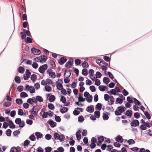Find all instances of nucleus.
I'll use <instances>...</instances> for the list:
<instances>
[{
  "mask_svg": "<svg viewBox=\"0 0 152 152\" xmlns=\"http://www.w3.org/2000/svg\"><path fill=\"white\" fill-rule=\"evenodd\" d=\"M96 108L99 110H100L102 108V104L100 103H98L96 105Z\"/></svg>",
  "mask_w": 152,
  "mask_h": 152,
  "instance_id": "59",
  "label": "nucleus"
},
{
  "mask_svg": "<svg viewBox=\"0 0 152 152\" xmlns=\"http://www.w3.org/2000/svg\"><path fill=\"white\" fill-rule=\"evenodd\" d=\"M139 123L138 120L135 119L130 124L132 126L136 127L138 126L139 125Z\"/></svg>",
  "mask_w": 152,
  "mask_h": 152,
  "instance_id": "7",
  "label": "nucleus"
},
{
  "mask_svg": "<svg viewBox=\"0 0 152 152\" xmlns=\"http://www.w3.org/2000/svg\"><path fill=\"white\" fill-rule=\"evenodd\" d=\"M48 107L49 109L51 110H54L55 108L54 105L52 103L48 104Z\"/></svg>",
  "mask_w": 152,
  "mask_h": 152,
  "instance_id": "38",
  "label": "nucleus"
},
{
  "mask_svg": "<svg viewBox=\"0 0 152 152\" xmlns=\"http://www.w3.org/2000/svg\"><path fill=\"white\" fill-rule=\"evenodd\" d=\"M84 120V118L83 116L81 115L79 116L78 118V121L80 123L83 122Z\"/></svg>",
  "mask_w": 152,
  "mask_h": 152,
  "instance_id": "51",
  "label": "nucleus"
},
{
  "mask_svg": "<svg viewBox=\"0 0 152 152\" xmlns=\"http://www.w3.org/2000/svg\"><path fill=\"white\" fill-rule=\"evenodd\" d=\"M132 99L135 104H137L139 106L141 105V103L137 99L134 97H133Z\"/></svg>",
  "mask_w": 152,
  "mask_h": 152,
  "instance_id": "22",
  "label": "nucleus"
},
{
  "mask_svg": "<svg viewBox=\"0 0 152 152\" xmlns=\"http://www.w3.org/2000/svg\"><path fill=\"white\" fill-rule=\"evenodd\" d=\"M49 124L51 127L53 128L56 126V123L53 120H49Z\"/></svg>",
  "mask_w": 152,
  "mask_h": 152,
  "instance_id": "19",
  "label": "nucleus"
},
{
  "mask_svg": "<svg viewBox=\"0 0 152 152\" xmlns=\"http://www.w3.org/2000/svg\"><path fill=\"white\" fill-rule=\"evenodd\" d=\"M107 93L109 94H111L115 95H118V94H117V92L115 91V88L111 89L110 91H107Z\"/></svg>",
  "mask_w": 152,
  "mask_h": 152,
  "instance_id": "16",
  "label": "nucleus"
},
{
  "mask_svg": "<svg viewBox=\"0 0 152 152\" xmlns=\"http://www.w3.org/2000/svg\"><path fill=\"white\" fill-rule=\"evenodd\" d=\"M26 43H31L32 42L31 39L29 37H27L26 41Z\"/></svg>",
  "mask_w": 152,
  "mask_h": 152,
  "instance_id": "63",
  "label": "nucleus"
},
{
  "mask_svg": "<svg viewBox=\"0 0 152 152\" xmlns=\"http://www.w3.org/2000/svg\"><path fill=\"white\" fill-rule=\"evenodd\" d=\"M123 140L122 137L119 135L115 139V140L118 142H123Z\"/></svg>",
  "mask_w": 152,
  "mask_h": 152,
  "instance_id": "15",
  "label": "nucleus"
},
{
  "mask_svg": "<svg viewBox=\"0 0 152 152\" xmlns=\"http://www.w3.org/2000/svg\"><path fill=\"white\" fill-rule=\"evenodd\" d=\"M32 66L33 68L36 69L38 67V64L36 62H34L32 64Z\"/></svg>",
  "mask_w": 152,
  "mask_h": 152,
  "instance_id": "62",
  "label": "nucleus"
},
{
  "mask_svg": "<svg viewBox=\"0 0 152 152\" xmlns=\"http://www.w3.org/2000/svg\"><path fill=\"white\" fill-rule=\"evenodd\" d=\"M86 110L90 113H92L94 110V108L93 105H90L88 106L86 108Z\"/></svg>",
  "mask_w": 152,
  "mask_h": 152,
  "instance_id": "10",
  "label": "nucleus"
},
{
  "mask_svg": "<svg viewBox=\"0 0 152 152\" xmlns=\"http://www.w3.org/2000/svg\"><path fill=\"white\" fill-rule=\"evenodd\" d=\"M29 91L31 93H33L35 92V89L33 86H30Z\"/></svg>",
  "mask_w": 152,
  "mask_h": 152,
  "instance_id": "46",
  "label": "nucleus"
},
{
  "mask_svg": "<svg viewBox=\"0 0 152 152\" xmlns=\"http://www.w3.org/2000/svg\"><path fill=\"white\" fill-rule=\"evenodd\" d=\"M94 115L96 118H98L100 115V112L98 111H95L94 112Z\"/></svg>",
  "mask_w": 152,
  "mask_h": 152,
  "instance_id": "44",
  "label": "nucleus"
},
{
  "mask_svg": "<svg viewBox=\"0 0 152 152\" xmlns=\"http://www.w3.org/2000/svg\"><path fill=\"white\" fill-rule=\"evenodd\" d=\"M53 134V137L54 139L56 140H58L59 137V134L56 132H54Z\"/></svg>",
  "mask_w": 152,
  "mask_h": 152,
  "instance_id": "34",
  "label": "nucleus"
},
{
  "mask_svg": "<svg viewBox=\"0 0 152 152\" xmlns=\"http://www.w3.org/2000/svg\"><path fill=\"white\" fill-rule=\"evenodd\" d=\"M36 99L37 101H37H38L39 102H41L43 101V99L42 97L39 96H38L36 97Z\"/></svg>",
  "mask_w": 152,
  "mask_h": 152,
  "instance_id": "39",
  "label": "nucleus"
},
{
  "mask_svg": "<svg viewBox=\"0 0 152 152\" xmlns=\"http://www.w3.org/2000/svg\"><path fill=\"white\" fill-rule=\"evenodd\" d=\"M41 60L40 62L41 63H45L48 59V57L45 55H42L41 56Z\"/></svg>",
  "mask_w": 152,
  "mask_h": 152,
  "instance_id": "13",
  "label": "nucleus"
},
{
  "mask_svg": "<svg viewBox=\"0 0 152 152\" xmlns=\"http://www.w3.org/2000/svg\"><path fill=\"white\" fill-rule=\"evenodd\" d=\"M47 72L50 76L53 78H54L56 77V74L54 72L51 71V69H49L47 71Z\"/></svg>",
  "mask_w": 152,
  "mask_h": 152,
  "instance_id": "6",
  "label": "nucleus"
},
{
  "mask_svg": "<svg viewBox=\"0 0 152 152\" xmlns=\"http://www.w3.org/2000/svg\"><path fill=\"white\" fill-rule=\"evenodd\" d=\"M12 131L10 129H7L6 132V133L7 136L10 137L11 136Z\"/></svg>",
  "mask_w": 152,
  "mask_h": 152,
  "instance_id": "42",
  "label": "nucleus"
},
{
  "mask_svg": "<svg viewBox=\"0 0 152 152\" xmlns=\"http://www.w3.org/2000/svg\"><path fill=\"white\" fill-rule=\"evenodd\" d=\"M110 97V96L109 95L107 94H105L104 95V99L106 101L108 102Z\"/></svg>",
  "mask_w": 152,
  "mask_h": 152,
  "instance_id": "57",
  "label": "nucleus"
},
{
  "mask_svg": "<svg viewBox=\"0 0 152 152\" xmlns=\"http://www.w3.org/2000/svg\"><path fill=\"white\" fill-rule=\"evenodd\" d=\"M31 75V72L27 69L26 70V74L23 75V78L25 80H27L29 78Z\"/></svg>",
  "mask_w": 152,
  "mask_h": 152,
  "instance_id": "3",
  "label": "nucleus"
},
{
  "mask_svg": "<svg viewBox=\"0 0 152 152\" xmlns=\"http://www.w3.org/2000/svg\"><path fill=\"white\" fill-rule=\"evenodd\" d=\"M98 141L97 142V145L100 146L102 144V142L104 140V137L102 136H100L98 138Z\"/></svg>",
  "mask_w": 152,
  "mask_h": 152,
  "instance_id": "5",
  "label": "nucleus"
},
{
  "mask_svg": "<svg viewBox=\"0 0 152 152\" xmlns=\"http://www.w3.org/2000/svg\"><path fill=\"white\" fill-rule=\"evenodd\" d=\"M125 109L124 107L122 106H119L117 108V110L121 114L125 111Z\"/></svg>",
  "mask_w": 152,
  "mask_h": 152,
  "instance_id": "18",
  "label": "nucleus"
},
{
  "mask_svg": "<svg viewBox=\"0 0 152 152\" xmlns=\"http://www.w3.org/2000/svg\"><path fill=\"white\" fill-rule=\"evenodd\" d=\"M17 149L15 147H12L10 151V152H18L20 150V148L19 147H17Z\"/></svg>",
  "mask_w": 152,
  "mask_h": 152,
  "instance_id": "12",
  "label": "nucleus"
},
{
  "mask_svg": "<svg viewBox=\"0 0 152 152\" xmlns=\"http://www.w3.org/2000/svg\"><path fill=\"white\" fill-rule=\"evenodd\" d=\"M132 111L129 110H127L126 112V115L129 117H131L132 116Z\"/></svg>",
  "mask_w": 152,
  "mask_h": 152,
  "instance_id": "27",
  "label": "nucleus"
},
{
  "mask_svg": "<svg viewBox=\"0 0 152 152\" xmlns=\"http://www.w3.org/2000/svg\"><path fill=\"white\" fill-rule=\"evenodd\" d=\"M45 89L47 91L49 92L51 90L52 88L50 86H45Z\"/></svg>",
  "mask_w": 152,
  "mask_h": 152,
  "instance_id": "61",
  "label": "nucleus"
},
{
  "mask_svg": "<svg viewBox=\"0 0 152 152\" xmlns=\"http://www.w3.org/2000/svg\"><path fill=\"white\" fill-rule=\"evenodd\" d=\"M102 117L103 119L104 120H107L109 118V116L107 114L105 113H103Z\"/></svg>",
  "mask_w": 152,
  "mask_h": 152,
  "instance_id": "37",
  "label": "nucleus"
},
{
  "mask_svg": "<svg viewBox=\"0 0 152 152\" xmlns=\"http://www.w3.org/2000/svg\"><path fill=\"white\" fill-rule=\"evenodd\" d=\"M78 99L79 102H84L85 101V98H83V96H80V94H79Z\"/></svg>",
  "mask_w": 152,
  "mask_h": 152,
  "instance_id": "40",
  "label": "nucleus"
},
{
  "mask_svg": "<svg viewBox=\"0 0 152 152\" xmlns=\"http://www.w3.org/2000/svg\"><path fill=\"white\" fill-rule=\"evenodd\" d=\"M57 84L56 85L57 88L58 90H60L61 89L63 88V86L61 83L57 81L56 82Z\"/></svg>",
  "mask_w": 152,
  "mask_h": 152,
  "instance_id": "17",
  "label": "nucleus"
},
{
  "mask_svg": "<svg viewBox=\"0 0 152 152\" xmlns=\"http://www.w3.org/2000/svg\"><path fill=\"white\" fill-rule=\"evenodd\" d=\"M109 79L106 77H104L103 79V82L105 84H108L110 82Z\"/></svg>",
  "mask_w": 152,
  "mask_h": 152,
  "instance_id": "28",
  "label": "nucleus"
},
{
  "mask_svg": "<svg viewBox=\"0 0 152 152\" xmlns=\"http://www.w3.org/2000/svg\"><path fill=\"white\" fill-rule=\"evenodd\" d=\"M35 134L37 139L41 138L43 136L42 134L39 132H37Z\"/></svg>",
  "mask_w": 152,
  "mask_h": 152,
  "instance_id": "26",
  "label": "nucleus"
},
{
  "mask_svg": "<svg viewBox=\"0 0 152 152\" xmlns=\"http://www.w3.org/2000/svg\"><path fill=\"white\" fill-rule=\"evenodd\" d=\"M15 123L18 125H19V126L20 127H23L25 124V123L23 121H21L20 118H17L15 120Z\"/></svg>",
  "mask_w": 152,
  "mask_h": 152,
  "instance_id": "1",
  "label": "nucleus"
},
{
  "mask_svg": "<svg viewBox=\"0 0 152 152\" xmlns=\"http://www.w3.org/2000/svg\"><path fill=\"white\" fill-rule=\"evenodd\" d=\"M90 89L92 92H94L96 91V88L94 86H90Z\"/></svg>",
  "mask_w": 152,
  "mask_h": 152,
  "instance_id": "60",
  "label": "nucleus"
},
{
  "mask_svg": "<svg viewBox=\"0 0 152 152\" xmlns=\"http://www.w3.org/2000/svg\"><path fill=\"white\" fill-rule=\"evenodd\" d=\"M60 100L61 101L64 103H66V98L64 96H61Z\"/></svg>",
  "mask_w": 152,
  "mask_h": 152,
  "instance_id": "52",
  "label": "nucleus"
},
{
  "mask_svg": "<svg viewBox=\"0 0 152 152\" xmlns=\"http://www.w3.org/2000/svg\"><path fill=\"white\" fill-rule=\"evenodd\" d=\"M49 63L50 66V68H53L55 66L56 64L54 61L53 60H50Z\"/></svg>",
  "mask_w": 152,
  "mask_h": 152,
  "instance_id": "23",
  "label": "nucleus"
},
{
  "mask_svg": "<svg viewBox=\"0 0 152 152\" xmlns=\"http://www.w3.org/2000/svg\"><path fill=\"white\" fill-rule=\"evenodd\" d=\"M25 70V69L22 66H20L18 69V72L20 73L23 74Z\"/></svg>",
  "mask_w": 152,
  "mask_h": 152,
  "instance_id": "36",
  "label": "nucleus"
},
{
  "mask_svg": "<svg viewBox=\"0 0 152 152\" xmlns=\"http://www.w3.org/2000/svg\"><path fill=\"white\" fill-rule=\"evenodd\" d=\"M55 99L56 98L55 96L54 95H51L49 97V101L50 102H52L55 100Z\"/></svg>",
  "mask_w": 152,
  "mask_h": 152,
  "instance_id": "29",
  "label": "nucleus"
},
{
  "mask_svg": "<svg viewBox=\"0 0 152 152\" xmlns=\"http://www.w3.org/2000/svg\"><path fill=\"white\" fill-rule=\"evenodd\" d=\"M82 74L84 76H87L88 74V72L86 69H83L82 72Z\"/></svg>",
  "mask_w": 152,
  "mask_h": 152,
  "instance_id": "41",
  "label": "nucleus"
},
{
  "mask_svg": "<svg viewBox=\"0 0 152 152\" xmlns=\"http://www.w3.org/2000/svg\"><path fill=\"white\" fill-rule=\"evenodd\" d=\"M16 102L18 104H22L23 102L21 99H16Z\"/></svg>",
  "mask_w": 152,
  "mask_h": 152,
  "instance_id": "47",
  "label": "nucleus"
},
{
  "mask_svg": "<svg viewBox=\"0 0 152 152\" xmlns=\"http://www.w3.org/2000/svg\"><path fill=\"white\" fill-rule=\"evenodd\" d=\"M20 96L21 97L25 98L28 96V94L24 92H22L20 94Z\"/></svg>",
  "mask_w": 152,
  "mask_h": 152,
  "instance_id": "35",
  "label": "nucleus"
},
{
  "mask_svg": "<svg viewBox=\"0 0 152 152\" xmlns=\"http://www.w3.org/2000/svg\"><path fill=\"white\" fill-rule=\"evenodd\" d=\"M9 127L11 129H14L15 128V126L12 121H10L9 123Z\"/></svg>",
  "mask_w": 152,
  "mask_h": 152,
  "instance_id": "20",
  "label": "nucleus"
},
{
  "mask_svg": "<svg viewBox=\"0 0 152 152\" xmlns=\"http://www.w3.org/2000/svg\"><path fill=\"white\" fill-rule=\"evenodd\" d=\"M15 80L16 83H19L21 81L20 77L18 76L15 77Z\"/></svg>",
  "mask_w": 152,
  "mask_h": 152,
  "instance_id": "32",
  "label": "nucleus"
},
{
  "mask_svg": "<svg viewBox=\"0 0 152 152\" xmlns=\"http://www.w3.org/2000/svg\"><path fill=\"white\" fill-rule=\"evenodd\" d=\"M82 66L83 68H88L89 67V65L87 62L84 61L82 63Z\"/></svg>",
  "mask_w": 152,
  "mask_h": 152,
  "instance_id": "30",
  "label": "nucleus"
},
{
  "mask_svg": "<svg viewBox=\"0 0 152 152\" xmlns=\"http://www.w3.org/2000/svg\"><path fill=\"white\" fill-rule=\"evenodd\" d=\"M52 149L50 147H48L45 148L46 152H50Z\"/></svg>",
  "mask_w": 152,
  "mask_h": 152,
  "instance_id": "64",
  "label": "nucleus"
},
{
  "mask_svg": "<svg viewBox=\"0 0 152 152\" xmlns=\"http://www.w3.org/2000/svg\"><path fill=\"white\" fill-rule=\"evenodd\" d=\"M92 100V96L91 95H89L86 98L87 101L89 103L91 102Z\"/></svg>",
  "mask_w": 152,
  "mask_h": 152,
  "instance_id": "33",
  "label": "nucleus"
},
{
  "mask_svg": "<svg viewBox=\"0 0 152 152\" xmlns=\"http://www.w3.org/2000/svg\"><path fill=\"white\" fill-rule=\"evenodd\" d=\"M127 142L128 143L129 145L133 144L135 143V141L133 140L132 139L129 140L127 141Z\"/></svg>",
  "mask_w": 152,
  "mask_h": 152,
  "instance_id": "58",
  "label": "nucleus"
},
{
  "mask_svg": "<svg viewBox=\"0 0 152 152\" xmlns=\"http://www.w3.org/2000/svg\"><path fill=\"white\" fill-rule=\"evenodd\" d=\"M32 53L34 55H39L41 53V51L35 48H32L31 49Z\"/></svg>",
  "mask_w": 152,
  "mask_h": 152,
  "instance_id": "8",
  "label": "nucleus"
},
{
  "mask_svg": "<svg viewBox=\"0 0 152 152\" xmlns=\"http://www.w3.org/2000/svg\"><path fill=\"white\" fill-rule=\"evenodd\" d=\"M89 77H91V76L94 75V71L92 69H90L89 71Z\"/></svg>",
  "mask_w": 152,
  "mask_h": 152,
  "instance_id": "49",
  "label": "nucleus"
},
{
  "mask_svg": "<svg viewBox=\"0 0 152 152\" xmlns=\"http://www.w3.org/2000/svg\"><path fill=\"white\" fill-rule=\"evenodd\" d=\"M75 63L76 65H78L80 64L81 61L79 59H76L75 61Z\"/></svg>",
  "mask_w": 152,
  "mask_h": 152,
  "instance_id": "45",
  "label": "nucleus"
},
{
  "mask_svg": "<svg viewBox=\"0 0 152 152\" xmlns=\"http://www.w3.org/2000/svg\"><path fill=\"white\" fill-rule=\"evenodd\" d=\"M67 60V59L65 57H61L58 61V63L60 65H63L66 62Z\"/></svg>",
  "mask_w": 152,
  "mask_h": 152,
  "instance_id": "9",
  "label": "nucleus"
},
{
  "mask_svg": "<svg viewBox=\"0 0 152 152\" xmlns=\"http://www.w3.org/2000/svg\"><path fill=\"white\" fill-rule=\"evenodd\" d=\"M11 103L9 102H5L3 104V105L6 107H8L11 105Z\"/></svg>",
  "mask_w": 152,
  "mask_h": 152,
  "instance_id": "56",
  "label": "nucleus"
},
{
  "mask_svg": "<svg viewBox=\"0 0 152 152\" xmlns=\"http://www.w3.org/2000/svg\"><path fill=\"white\" fill-rule=\"evenodd\" d=\"M81 132L80 130H79L78 131L76 132V137L77 140L79 141L80 140L81 138V135L80 134V132Z\"/></svg>",
  "mask_w": 152,
  "mask_h": 152,
  "instance_id": "14",
  "label": "nucleus"
},
{
  "mask_svg": "<svg viewBox=\"0 0 152 152\" xmlns=\"http://www.w3.org/2000/svg\"><path fill=\"white\" fill-rule=\"evenodd\" d=\"M73 60L72 59H69L65 64L66 67L67 68L69 69L71 67V66L73 64Z\"/></svg>",
  "mask_w": 152,
  "mask_h": 152,
  "instance_id": "4",
  "label": "nucleus"
},
{
  "mask_svg": "<svg viewBox=\"0 0 152 152\" xmlns=\"http://www.w3.org/2000/svg\"><path fill=\"white\" fill-rule=\"evenodd\" d=\"M48 67L47 64H44L40 66L39 68V71L40 73H43L45 72V70L47 69Z\"/></svg>",
  "mask_w": 152,
  "mask_h": 152,
  "instance_id": "2",
  "label": "nucleus"
},
{
  "mask_svg": "<svg viewBox=\"0 0 152 152\" xmlns=\"http://www.w3.org/2000/svg\"><path fill=\"white\" fill-rule=\"evenodd\" d=\"M116 102L117 103H116V104H117L118 103L119 104H121L123 102V99H121L117 98L116 99Z\"/></svg>",
  "mask_w": 152,
  "mask_h": 152,
  "instance_id": "53",
  "label": "nucleus"
},
{
  "mask_svg": "<svg viewBox=\"0 0 152 152\" xmlns=\"http://www.w3.org/2000/svg\"><path fill=\"white\" fill-rule=\"evenodd\" d=\"M99 89L101 91H104L105 90H107L108 89V87L106 86H104L101 85L99 86Z\"/></svg>",
  "mask_w": 152,
  "mask_h": 152,
  "instance_id": "11",
  "label": "nucleus"
},
{
  "mask_svg": "<svg viewBox=\"0 0 152 152\" xmlns=\"http://www.w3.org/2000/svg\"><path fill=\"white\" fill-rule=\"evenodd\" d=\"M144 113L145 115L148 119H150L151 118V116L147 111H145V112H144Z\"/></svg>",
  "mask_w": 152,
  "mask_h": 152,
  "instance_id": "43",
  "label": "nucleus"
},
{
  "mask_svg": "<svg viewBox=\"0 0 152 152\" xmlns=\"http://www.w3.org/2000/svg\"><path fill=\"white\" fill-rule=\"evenodd\" d=\"M110 102H108V104L109 105H111L114 104V99L113 96H110Z\"/></svg>",
  "mask_w": 152,
  "mask_h": 152,
  "instance_id": "21",
  "label": "nucleus"
},
{
  "mask_svg": "<svg viewBox=\"0 0 152 152\" xmlns=\"http://www.w3.org/2000/svg\"><path fill=\"white\" fill-rule=\"evenodd\" d=\"M65 137L63 134H61V135H59V138L58 139L61 142L63 141Z\"/></svg>",
  "mask_w": 152,
  "mask_h": 152,
  "instance_id": "48",
  "label": "nucleus"
},
{
  "mask_svg": "<svg viewBox=\"0 0 152 152\" xmlns=\"http://www.w3.org/2000/svg\"><path fill=\"white\" fill-rule=\"evenodd\" d=\"M17 89L18 91L19 92H21L23 90V86H18Z\"/></svg>",
  "mask_w": 152,
  "mask_h": 152,
  "instance_id": "54",
  "label": "nucleus"
},
{
  "mask_svg": "<svg viewBox=\"0 0 152 152\" xmlns=\"http://www.w3.org/2000/svg\"><path fill=\"white\" fill-rule=\"evenodd\" d=\"M102 76L101 73L99 72H97L96 73V78H100Z\"/></svg>",
  "mask_w": 152,
  "mask_h": 152,
  "instance_id": "55",
  "label": "nucleus"
},
{
  "mask_svg": "<svg viewBox=\"0 0 152 152\" xmlns=\"http://www.w3.org/2000/svg\"><path fill=\"white\" fill-rule=\"evenodd\" d=\"M29 139L32 141H34L36 140L35 137L34 135L33 134L29 137Z\"/></svg>",
  "mask_w": 152,
  "mask_h": 152,
  "instance_id": "50",
  "label": "nucleus"
},
{
  "mask_svg": "<svg viewBox=\"0 0 152 152\" xmlns=\"http://www.w3.org/2000/svg\"><path fill=\"white\" fill-rule=\"evenodd\" d=\"M37 77L34 74H32L31 77V80L33 81H35L37 80Z\"/></svg>",
  "mask_w": 152,
  "mask_h": 152,
  "instance_id": "31",
  "label": "nucleus"
},
{
  "mask_svg": "<svg viewBox=\"0 0 152 152\" xmlns=\"http://www.w3.org/2000/svg\"><path fill=\"white\" fill-rule=\"evenodd\" d=\"M27 102L31 104H32L33 103H37V101L32 100L31 99L29 98L27 99Z\"/></svg>",
  "mask_w": 152,
  "mask_h": 152,
  "instance_id": "24",
  "label": "nucleus"
},
{
  "mask_svg": "<svg viewBox=\"0 0 152 152\" xmlns=\"http://www.w3.org/2000/svg\"><path fill=\"white\" fill-rule=\"evenodd\" d=\"M68 110L67 107H64L60 109V112L62 113H64L66 112Z\"/></svg>",
  "mask_w": 152,
  "mask_h": 152,
  "instance_id": "25",
  "label": "nucleus"
}]
</instances>
